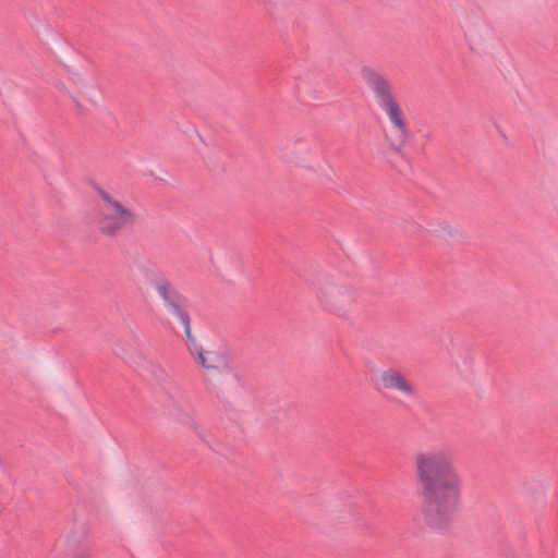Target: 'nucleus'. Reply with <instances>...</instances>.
<instances>
[{
    "instance_id": "nucleus-1",
    "label": "nucleus",
    "mask_w": 558,
    "mask_h": 558,
    "mask_svg": "<svg viewBox=\"0 0 558 558\" xmlns=\"http://www.w3.org/2000/svg\"><path fill=\"white\" fill-rule=\"evenodd\" d=\"M413 470L420 497V514L430 529H448L461 508L463 480L448 448L415 453Z\"/></svg>"
},
{
    "instance_id": "nucleus-2",
    "label": "nucleus",
    "mask_w": 558,
    "mask_h": 558,
    "mask_svg": "<svg viewBox=\"0 0 558 558\" xmlns=\"http://www.w3.org/2000/svg\"><path fill=\"white\" fill-rule=\"evenodd\" d=\"M320 307L341 318H349L355 302L354 289L344 283L336 271H319L308 280Z\"/></svg>"
},
{
    "instance_id": "nucleus-3",
    "label": "nucleus",
    "mask_w": 558,
    "mask_h": 558,
    "mask_svg": "<svg viewBox=\"0 0 558 558\" xmlns=\"http://www.w3.org/2000/svg\"><path fill=\"white\" fill-rule=\"evenodd\" d=\"M97 193L99 199L94 209V222L101 234L117 238L137 222L138 215L132 207L102 189H98Z\"/></svg>"
},
{
    "instance_id": "nucleus-4",
    "label": "nucleus",
    "mask_w": 558,
    "mask_h": 558,
    "mask_svg": "<svg viewBox=\"0 0 558 558\" xmlns=\"http://www.w3.org/2000/svg\"><path fill=\"white\" fill-rule=\"evenodd\" d=\"M153 288L162 301L166 311L178 318L183 327L189 329V320H191L189 299L166 277L157 278L153 283Z\"/></svg>"
},
{
    "instance_id": "nucleus-5",
    "label": "nucleus",
    "mask_w": 558,
    "mask_h": 558,
    "mask_svg": "<svg viewBox=\"0 0 558 558\" xmlns=\"http://www.w3.org/2000/svg\"><path fill=\"white\" fill-rule=\"evenodd\" d=\"M360 74L363 83L373 94L378 107L384 106L385 104L390 102L397 98L392 82L383 72L372 66L364 65L361 68Z\"/></svg>"
},
{
    "instance_id": "nucleus-6",
    "label": "nucleus",
    "mask_w": 558,
    "mask_h": 558,
    "mask_svg": "<svg viewBox=\"0 0 558 558\" xmlns=\"http://www.w3.org/2000/svg\"><path fill=\"white\" fill-rule=\"evenodd\" d=\"M383 112L387 116L388 120L395 129L393 140L391 146L396 151H400L410 138V131L407 125V121L403 111L397 100H391L379 107Z\"/></svg>"
},
{
    "instance_id": "nucleus-7",
    "label": "nucleus",
    "mask_w": 558,
    "mask_h": 558,
    "mask_svg": "<svg viewBox=\"0 0 558 558\" xmlns=\"http://www.w3.org/2000/svg\"><path fill=\"white\" fill-rule=\"evenodd\" d=\"M377 390L397 391L407 398L417 397L415 386L397 368L390 367L379 374Z\"/></svg>"
},
{
    "instance_id": "nucleus-8",
    "label": "nucleus",
    "mask_w": 558,
    "mask_h": 558,
    "mask_svg": "<svg viewBox=\"0 0 558 558\" xmlns=\"http://www.w3.org/2000/svg\"><path fill=\"white\" fill-rule=\"evenodd\" d=\"M184 328V333L186 338V345L190 350V352L197 356V362L204 367V368H210L211 366L207 363V360L204 355V352L202 348L197 344L196 339L192 335L191 330V320H189V329Z\"/></svg>"
},
{
    "instance_id": "nucleus-9",
    "label": "nucleus",
    "mask_w": 558,
    "mask_h": 558,
    "mask_svg": "<svg viewBox=\"0 0 558 558\" xmlns=\"http://www.w3.org/2000/svg\"><path fill=\"white\" fill-rule=\"evenodd\" d=\"M72 558H94L89 547L77 548Z\"/></svg>"
},
{
    "instance_id": "nucleus-10",
    "label": "nucleus",
    "mask_w": 558,
    "mask_h": 558,
    "mask_svg": "<svg viewBox=\"0 0 558 558\" xmlns=\"http://www.w3.org/2000/svg\"><path fill=\"white\" fill-rule=\"evenodd\" d=\"M118 355H120L126 363H135L136 359L140 357V353H128V352H116Z\"/></svg>"
},
{
    "instance_id": "nucleus-11",
    "label": "nucleus",
    "mask_w": 558,
    "mask_h": 558,
    "mask_svg": "<svg viewBox=\"0 0 558 558\" xmlns=\"http://www.w3.org/2000/svg\"><path fill=\"white\" fill-rule=\"evenodd\" d=\"M72 100H73V102L75 104V106H76V108L78 110L83 109V106H82L81 101L76 97H72Z\"/></svg>"
}]
</instances>
